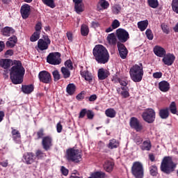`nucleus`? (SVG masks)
<instances>
[{"instance_id":"1","label":"nucleus","mask_w":178,"mask_h":178,"mask_svg":"<svg viewBox=\"0 0 178 178\" xmlns=\"http://www.w3.org/2000/svg\"><path fill=\"white\" fill-rule=\"evenodd\" d=\"M26 70L20 60H14V66L10 69V79L13 84H22Z\"/></svg>"},{"instance_id":"2","label":"nucleus","mask_w":178,"mask_h":178,"mask_svg":"<svg viewBox=\"0 0 178 178\" xmlns=\"http://www.w3.org/2000/svg\"><path fill=\"white\" fill-rule=\"evenodd\" d=\"M92 54L95 60L99 65H105L109 62V52L106 47L102 44H97L92 50Z\"/></svg>"},{"instance_id":"3","label":"nucleus","mask_w":178,"mask_h":178,"mask_svg":"<svg viewBox=\"0 0 178 178\" xmlns=\"http://www.w3.org/2000/svg\"><path fill=\"white\" fill-rule=\"evenodd\" d=\"M129 74L132 81L140 83L144 76V67L141 63L135 64L129 70Z\"/></svg>"},{"instance_id":"4","label":"nucleus","mask_w":178,"mask_h":178,"mask_svg":"<svg viewBox=\"0 0 178 178\" xmlns=\"http://www.w3.org/2000/svg\"><path fill=\"white\" fill-rule=\"evenodd\" d=\"M177 164L173 162L172 157L168 156H165L161 163L160 169L161 172L165 173V175H170L175 172Z\"/></svg>"},{"instance_id":"5","label":"nucleus","mask_w":178,"mask_h":178,"mask_svg":"<svg viewBox=\"0 0 178 178\" xmlns=\"http://www.w3.org/2000/svg\"><path fill=\"white\" fill-rule=\"evenodd\" d=\"M66 156L67 161L70 162H74V163H80L82 160V155L80 153V150L74 148H70L66 151Z\"/></svg>"},{"instance_id":"6","label":"nucleus","mask_w":178,"mask_h":178,"mask_svg":"<svg viewBox=\"0 0 178 178\" xmlns=\"http://www.w3.org/2000/svg\"><path fill=\"white\" fill-rule=\"evenodd\" d=\"M131 172L133 176L136 178L144 177V167L140 161L134 162Z\"/></svg>"},{"instance_id":"7","label":"nucleus","mask_w":178,"mask_h":178,"mask_svg":"<svg viewBox=\"0 0 178 178\" xmlns=\"http://www.w3.org/2000/svg\"><path fill=\"white\" fill-rule=\"evenodd\" d=\"M142 118L144 122L151 124L154 123L155 119H156V113L153 108H146L142 113Z\"/></svg>"},{"instance_id":"8","label":"nucleus","mask_w":178,"mask_h":178,"mask_svg":"<svg viewBox=\"0 0 178 178\" xmlns=\"http://www.w3.org/2000/svg\"><path fill=\"white\" fill-rule=\"evenodd\" d=\"M47 62L49 65H60L62 63V58H60V53L52 52L50 53L47 57Z\"/></svg>"},{"instance_id":"9","label":"nucleus","mask_w":178,"mask_h":178,"mask_svg":"<svg viewBox=\"0 0 178 178\" xmlns=\"http://www.w3.org/2000/svg\"><path fill=\"white\" fill-rule=\"evenodd\" d=\"M115 35L120 44H124L130 38L129 32L124 29L120 28L116 30Z\"/></svg>"},{"instance_id":"10","label":"nucleus","mask_w":178,"mask_h":178,"mask_svg":"<svg viewBox=\"0 0 178 178\" xmlns=\"http://www.w3.org/2000/svg\"><path fill=\"white\" fill-rule=\"evenodd\" d=\"M38 79L40 83H43L44 84H51L52 83V76L48 71L43 70L40 72Z\"/></svg>"},{"instance_id":"11","label":"nucleus","mask_w":178,"mask_h":178,"mask_svg":"<svg viewBox=\"0 0 178 178\" xmlns=\"http://www.w3.org/2000/svg\"><path fill=\"white\" fill-rule=\"evenodd\" d=\"M22 161L26 165H33L35 162V154L32 152H26L22 156Z\"/></svg>"},{"instance_id":"12","label":"nucleus","mask_w":178,"mask_h":178,"mask_svg":"<svg viewBox=\"0 0 178 178\" xmlns=\"http://www.w3.org/2000/svg\"><path fill=\"white\" fill-rule=\"evenodd\" d=\"M129 124L131 129H134V130L138 132L141 131L143 129H144L141 122H140L138 118L136 117L131 118Z\"/></svg>"},{"instance_id":"13","label":"nucleus","mask_w":178,"mask_h":178,"mask_svg":"<svg viewBox=\"0 0 178 178\" xmlns=\"http://www.w3.org/2000/svg\"><path fill=\"white\" fill-rule=\"evenodd\" d=\"M52 141H53L52 137H51L50 136H47L42 138V146L43 149H44V151H49V149L52 148V145H54V144L52 143Z\"/></svg>"},{"instance_id":"14","label":"nucleus","mask_w":178,"mask_h":178,"mask_svg":"<svg viewBox=\"0 0 178 178\" xmlns=\"http://www.w3.org/2000/svg\"><path fill=\"white\" fill-rule=\"evenodd\" d=\"M117 47L121 59H126V58H127V54H129V51L127 50V48H126V46H124L123 43L118 42Z\"/></svg>"},{"instance_id":"15","label":"nucleus","mask_w":178,"mask_h":178,"mask_svg":"<svg viewBox=\"0 0 178 178\" xmlns=\"http://www.w3.org/2000/svg\"><path fill=\"white\" fill-rule=\"evenodd\" d=\"M175 59H176L175 55L169 53L163 56L162 62L167 66H172L175 63Z\"/></svg>"},{"instance_id":"16","label":"nucleus","mask_w":178,"mask_h":178,"mask_svg":"<svg viewBox=\"0 0 178 178\" xmlns=\"http://www.w3.org/2000/svg\"><path fill=\"white\" fill-rule=\"evenodd\" d=\"M40 39L38 42V47L40 51H45L48 48V45L51 44V40L49 38L47 37V38L44 39Z\"/></svg>"},{"instance_id":"17","label":"nucleus","mask_w":178,"mask_h":178,"mask_svg":"<svg viewBox=\"0 0 178 178\" xmlns=\"http://www.w3.org/2000/svg\"><path fill=\"white\" fill-rule=\"evenodd\" d=\"M80 74L83 79L86 80V81H88L89 84H91L92 83V79H94V76H92V74L89 72L88 70H81Z\"/></svg>"},{"instance_id":"18","label":"nucleus","mask_w":178,"mask_h":178,"mask_svg":"<svg viewBox=\"0 0 178 178\" xmlns=\"http://www.w3.org/2000/svg\"><path fill=\"white\" fill-rule=\"evenodd\" d=\"M30 5L24 4L21 7V16L22 19H29V16H30Z\"/></svg>"},{"instance_id":"19","label":"nucleus","mask_w":178,"mask_h":178,"mask_svg":"<svg viewBox=\"0 0 178 178\" xmlns=\"http://www.w3.org/2000/svg\"><path fill=\"white\" fill-rule=\"evenodd\" d=\"M109 74H111L107 70H105L104 68H99L98 70L97 76L99 80H105V79H108Z\"/></svg>"},{"instance_id":"20","label":"nucleus","mask_w":178,"mask_h":178,"mask_svg":"<svg viewBox=\"0 0 178 178\" xmlns=\"http://www.w3.org/2000/svg\"><path fill=\"white\" fill-rule=\"evenodd\" d=\"M159 88L162 92H168L170 90V83L166 81H161L159 83Z\"/></svg>"},{"instance_id":"21","label":"nucleus","mask_w":178,"mask_h":178,"mask_svg":"<svg viewBox=\"0 0 178 178\" xmlns=\"http://www.w3.org/2000/svg\"><path fill=\"white\" fill-rule=\"evenodd\" d=\"M154 53L159 58H163L166 55V50L163 47L156 46L154 48Z\"/></svg>"},{"instance_id":"22","label":"nucleus","mask_w":178,"mask_h":178,"mask_svg":"<svg viewBox=\"0 0 178 178\" xmlns=\"http://www.w3.org/2000/svg\"><path fill=\"white\" fill-rule=\"evenodd\" d=\"M140 148L142 151H151V148H152L151 140H147L143 141L142 145H140Z\"/></svg>"},{"instance_id":"23","label":"nucleus","mask_w":178,"mask_h":178,"mask_svg":"<svg viewBox=\"0 0 178 178\" xmlns=\"http://www.w3.org/2000/svg\"><path fill=\"white\" fill-rule=\"evenodd\" d=\"M12 131L11 134L13 136V139L15 143H19L22 138V135L20 134V131H19L17 129H13V127L11 128Z\"/></svg>"},{"instance_id":"24","label":"nucleus","mask_w":178,"mask_h":178,"mask_svg":"<svg viewBox=\"0 0 178 178\" xmlns=\"http://www.w3.org/2000/svg\"><path fill=\"white\" fill-rule=\"evenodd\" d=\"M22 91L24 94H31L34 91V85H22Z\"/></svg>"},{"instance_id":"25","label":"nucleus","mask_w":178,"mask_h":178,"mask_svg":"<svg viewBox=\"0 0 178 178\" xmlns=\"http://www.w3.org/2000/svg\"><path fill=\"white\" fill-rule=\"evenodd\" d=\"M116 35L114 33H110L107 36V41L110 45H116L118 44V39L116 38Z\"/></svg>"},{"instance_id":"26","label":"nucleus","mask_w":178,"mask_h":178,"mask_svg":"<svg viewBox=\"0 0 178 178\" xmlns=\"http://www.w3.org/2000/svg\"><path fill=\"white\" fill-rule=\"evenodd\" d=\"M11 65H12V60L10 59L6 58V59H1L0 60L1 67H3L5 70L9 69Z\"/></svg>"},{"instance_id":"27","label":"nucleus","mask_w":178,"mask_h":178,"mask_svg":"<svg viewBox=\"0 0 178 178\" xmlns=\"http://www.w3.org/2000/svg\"><path fill=\"white\" fill-rule=\"evenodd\" d=\"M1 33L6 37H10V34H15V29L12 27L6 26L1 29Z\"/></svg>"},{"instance_id":"28","label":"nucleus","mask_w":178,"mask_h":178,"mask_svg":"<svg viewBox=\"0 0 178 178\" xmlns=\"http://www.w3.org/2000/svg\"><path fill=\"white\" fill-rule=\"evenodd\" d=\"M113 166H115V163H113V162L107 161L104 163L103 168L106 172L111 173V172L113 170Z\"/></svg>"},{"instance_id":"29","label":"nucleus","mask_w":178,"mask_h":178,"mask_svg":"<svg viewBox=\"0 0 178 178\" xmlns=\"http://www.w3.org/2000/svg\"><path fill=\"white\" fill-rule=\"evenodd\" d=\"M159 115L161 119H168V118H169V108L160 109Z\"/></svg>"},{"instance_id":"30","label":"nucleus","mask_w":178,"mask_h":178,"mask_svg":"<svg viewBox=\"0 0 178 178\" xmlns=\"http://www.w3.org/2000/svg\"><path fill=\"white\" fill-rule=\"evenodd\" d=\"M66 92L69 95H74V92H76V85L74 83H69L66 87Z\"/></svg>"},{"instance_id":"31","label":"nucleus","mask_w":178,"mask_h":178,"mask_svg":"<svg viewBox=\"0 0 178 178\" xmlns=\"http://www.w3.org/2000/svg\"><path fill=\"white\" fill-rule=\"evenodd\" d=\"M33 136H36V138H35L36 140H41V138L42 140L45 136V130L44 128H40L38 131L33 134Z\"/></svg>"},{"instance_id":"32","label":"nucleus","mask_w":178,"mask_h":178,"mask_svg":"<svg viewBox=\"0 0 178 178\" xmlns=\"http://www.w3.org/2000/svg\"><path fill=\"white\" fill-rule=\"evenodd\" d=\"M105 115L107 118L113 119V118H116V110L113 108H107L105 111Z\"/></svg>"},{"instance_id":"33","label":"nucleus","mask_w":178,"mask_h":178,"mask_svg":"<svg viewBox=\"0 0 178 178\" xmlns=\"http://www.w3.org/2000/svg\"><path fill=\"white\" fill-rule=\"evenodd\" d=\"M118 147H119V141L116 140V139L110 140L107 145L108 149H114V148H118Z\"/></svg>"},{"instance_id":"34","label":"nucleus","mask_w":178,"mask_h":178,"mask_svg":"<svg viewBox=\"0 0 178 178\" xmlns=\"http://www.w3.org/2000/svg\"><path fill=\"white\" fill-rule=\"evenodd\" d=\"M147 27H148V20L146 19L138 22V28L140 31H145V30H147Z\"/></svg>"},{"instance_id":"35","label":"nucleus","mask_w":178,"mask_h":178,"mask_svg":"<svg viewBox=\"0 0 178 178\" xmlns=\"http://www.w3.org/2000/svg\"><path fill=\"white\" fill-rule=\"evenodd\" d=\"M60 72L62 73L63 79H70L71 76L70 70L67 67H62L60 69Z\"/></svg>"},{"instance_id":"36","label":"nucleus","mask_w":178,"mask_h":178,"mask_svg":"<svg viewBox=\"0 0 178 178\" xmlns=\"http://www.w3.org/2000/svg\"><path fill=\"white\" fill-rule=\"evenodd\" d=\"M42 2H43L44 5L49 6V8H51V9H54V8H56V6L55 0H42Z\"/></svg>"},{"instance_id":"37","label":"nucleus","mask_w":178,"mask_h":178,"mask_svg":"<svg viewBox=\"0 0 178 178\" xmlns=\"http://www.w3.org/2000/svg\"><path fill=\"white\" fill-rule=\"evenodd\" d=\"M35 159H44L45 156H47V154L42 152L41 149H38L35 152Z\"/></svg>"},{"instance_id":"38","label":"nucleus","mask_w":178,"mask_h":178,"mask_svg":"<svg viewBox=\"0 0 178 178\" xmlns=\"http://www.w3.org/2000/svg\"><path fill=\"white\" fill-rule=\"evenodd\" d=\"M168 111L172 113V115H176L177 113V107L176 106V102H172L168 108Z\"/></svg>"},{"instance_id":"39","label":"nucleus","mask_w":178,"mask_h":178,"mask_svg":"<svg viewBox=\"0 0 178 178\" xmlns=\"http://www.w3.org/2000/svg\"><path fill=\"white\" fill-rule=\"evenodd\" d=\"M147 3L150 8L156 9L159 6V2L158 0H147Z\"/></svg>"},{"instance_id":"40","label":"nucleus","mask_w":178,"mask_h":178,"mask_svg":"<svg viewBox=\"0 0 178 178\" xmlns=\"http://www.w3.org/2000/svg\"><path fill=\"white\" fill-rule=\"evenodd\" d=\"M74 9L76 13H81V12H84V5L83 3L74 4Z\"/></svg>"},{"instance_id":"41","label":"nucleus","mask_w":178,"mask_h":178,"mask_svg":"<svg viewBox=\"0 0 178 178\" xmlns=\"http://www.w3.org/2000/svg\"><path fill=\"white\" fill-rule=\"evenodd\" d=\"M81 34L83 37H87L88 35V26H87V25H82L81 26Z\"/></svg>"},{"instance_id":"42","label":"nucleus","mask_w":178,"mask_h":178,"mask_svg":"<svg viewBox=\"0 0 178 178\" xmlns=\"http://www.w3.org/2000/svg\"><path fill=\"white\" fill-rule=\"evenodd\" d=\"M40 32H34L33 34L31 36L30 38V41H31V42H35V41H38V40H40Z\"/></svg>"},{"instance_id":"43","label":"nucleus","mask_w":178,"mask_h":178,"mask_svg":"<svg viewBox=\"0 0 178 178\" xmlns=\"http://www.w3.org/2000/svg\"><path fill=\"white\" fill-rule=\"evenodd\" d=\"M149 172H150L151 176H153V177L157 176V175H158V167H156V165H152L149 168Z\"/></svg>"},{"instance_id":"44","label":"nucleus","mask_w":178,"mask_h":178,"mask_svg":"<svg viewBox=\"0 0 178 178\" xmlns=\"http://www.w3.org/2000/svg\"><path fill=\"white\" fill-rule=\"evenodd\" d=\"M161 30L164 34H169L170 33V29H169V26L166 24L163 23L161 24Z\"/></svg>"},{"instance_id":"45","label":"nucleus","mask_w":178,"mask_h":178,"mask_svg":"<svg viewBox=\"0 0 178 178\" xmlns=\"http://www.w3.org/2000/svg\"><path fill=\"white\" fill-rule=\"evenodd\" d=\"M171 6L173 12L178 15V0H172Z\"/></svg>"},{"instance_id":"46","label":"nucleus","mask_w":178,"mask_h":178,"mask_svg":"<svg viewBox=\"0 0 178 178\" xmlns=\"http://www.w3.org/2000/svg\"><path fill=\"white\" fill-rule=\"evenodd\" d=\"M65 67H66L67 69H68L69 70H73V62H72V60L69 59L67 60L65 62Z\"/></svg>"},{"instance_id":"47","label":"nucleus","mask_w":178,"mask_h":178,"mask_svg":"<svg viewBox=\"0 0 178 178\" xmlns=\"http://www.w3.org/2000/svg\"><path fill=\"white\" fill-rule=\"evenodd\" d=\"M116 80L120 83V86H122V87H126L127 86V81H122L120 78H118L117 76L113 77V81H116Z\"/></svg>"},{"instance_id":"48","label":"nucleus","mask_w":178,"mask_h":178,"mask_svg":"<svg viewBox=\"0 0 178 178\" xmlns=\"http://www.w3.org/2000/svg\"><path fill=\"white\" fill-rule=\"evenodd\" d=\"M52 75H53L54 81H58V80H60V74H59V71L54 70L52 72Z\"/></svg>"},{"instance_id":"49","label":"nucleus","mask_w":178,"mask_h":178,"mask_svg":"<svg viewBox=\"0 0 178 178\" xmlns=\"http://www.w3.org/2000/svg\"><path fill=\"white\" fill-rule=\"evenodd\" d=\"M99 5L103 8V9H108L109 8V3L105 0H101L99 2Z\"/></svg>"},{"instance_id":"50","label":"nucleus","mask_w":178,"mask_h":178,"mask_svg":"<svg viewBox=\"0 0 178 178\" xmlns=\"http://www.w3.org/2000/svg\"><path fill=\"white\" fill-rule=\"evenodd\" d=\"M147 40H154V33L151 29H147L145 32Z\"/></svg>"},{"instance_id":"51","label":"nucleus","mask_w":178,"mask_h":178,"mask_svg":"<svg viewBox=\"0 0 178 178\" xmlns=\"http://www.w3.org/2000/svg\"><path fill=\"white\" fill-rule=\"evenodd\" d=\"M35 32L41 33V30H42V22H38L35 26Z\"/></svg>"},{"instance_id":"52","label":"nucleus","mask_w":178,"mask_h":178,"mask_svg":"<svg viewBox=\"0 0 178 178\" xmlns=\"http://www.w3.org/2000/svg\"><path fill=\"white\" fill-rule=\"evenodd\" d=\"M120 10H122V7L120 6V5L117 4L113 7V12L115 15H119V13H120Z\"/></svg>"},{"instance_id":"53","label":"nucleus","mask_w":178,"mask_h":178,"mask_svg":"<svg viewBox=\"0 0 178 178\" xmlns=\"http://www.w3.org/2000/svg\"><path fill=\"white\" fill-rule=\"evenodd\" d=\"M111 27H113L114 30H116V29L120 27V22H119V20L114 19L111 24Z\"/></svg>"},{"instance_id":"54","label":"nucleus","mask_w":178,"mask_h":178,"mask_svg":"<svg viewBox=\"0 0 178 178\" xmlns=\"http://www.w3.org/2000/svg\"><path fill=\"white\" fill-rule=\"evenodd\" d=\"M86 115L88 119L92 120L94 119V112L91 110H87Z\"/></svg>"},{"instance_id":"55","label":"nucleus","mask_w":178,"mask_h":178,"mask_svg":"<svg viewBox=\"0 0 178 178\" xmlns=\"http://www.w3.org/2000/svg\"><path fill=\"white\" fill-rule=\"evenodd\" d=\"M87 108H83L79 113V118L83 119L87 115Z\"/></svg>"},{"instance_id":"56","label":"nucleus","mask_w":178,"mask_h":178,"mask_svg":"<svg viewBox=\"0 0 178 178\" xmlns=\"http://www.w3.org/2000/svg\"><path fill=\"white\" fill-rule=\"evenodd\" d=\"M60 172L63 176H67L69 175V170L65 168V166H61Z\"/></svg>"},{"instance_id":"57","label":"nucleus","mask_w":178,"mask_h":178,"mask_svg":"<svg viewBox=\"0 0 178 178\" xmlns=\"http://www.w3.org/2000/svg\"><path fill=\"white\" fill-rule=\"evenodd\" d=\"M67 38L70 42H72L73 41V33L71 31H67L66 33Z\"/></svg>"},{"instance_id":"58","label":"nucleus","mask_w":178,"mask_h":178,"mask_svg":"<svg viewBox=\"0 0 178 178\" xmlns=\"http://www.w3.org/2000/svg\"><path fill=\"white\" fill-rule=\"evenodd\" d=\"M84 94L85 92L84 91H81L79 94H78L76 97V99L78 101H81V99H84Z\"/></svg>"},{"instance_id":"59","label":"nucleus","mask_w":178,"mask_h":178,"mask_svg":"<svg viewBox=\"0 0 178 178\" xmlns=\"http://www.w3.org/2000/svg\"><path fill=\"white\" fill-rule=\"evenodd\" d=\"M62 130H63V126H62V124L60 123V122H59L56 124V131H57V133H62Z\"/></svg>"},{"instance_id":"60","label":"nucleus","mask_w":178,"mask_h":178,"mask_svg":"<svg viewBox=\"0 0 178 178\" xmlns=\"http://www.w3.org/2000/svg\"><path fill=\"white\" fill-rule=\"evenodd\" d=\"M97 98H98V97H97V95H92L89 97H86V99H88V101H90V102H94V101H97Z\"/></svg>"},{"instance_id":"61","label":"nucleus","mask_w":178,"mask_h":178,"mask_svg":"<svg viewBox=\"0 0 178 178\" xmlns=\"http://www.w3.org/2000/svg\"><path fill=\"white\" fill-rule=\"evenodd\" d=\"M15 52L12 49H8L5 53L6 58H8V56H13Z\"/></svg>"},{"instance_id":"62","label":"nucleus","mask_w":178,"mask_h":178,"mask_svg":"<svg viewBox=\"0 0 178 178\" xmlns=\"http://www.w3.org/2000/svg\"><path fill=\"white\" fill-rule=\"evenodd\" d=\"M6 45L8 47V48H14L15 44L13 42L8 40L6 42Z\"/></svg>"},{"instance_id":"63","label":"nucleus","mask_w":178,"mask_h":178,"mask_svg":"<svg viewBox=\"0 0 178 178\" xmlns=\"http://www.w3.org/2000/svg\"><path fill=\"white\" fill-rule=\"evenodd\" d=\"M153 77L154 79H161L162 77V72H154L153 73Z\"/></svg>"},{"instance_id":"64","label":"nucleus","mask_w":178,"mask_h":178,"mask_svg":"<svg viewBox=\"0 0 178 178\" xmlns=\"http://www.w3.org/2000/svg\"><path fill=\"white\" fill-rule=\"evenodd\" d=\"M8 40L10 42H13L15 44L17 43V37H16V35L10 37Z\"/></svg>"}]
</instances>
